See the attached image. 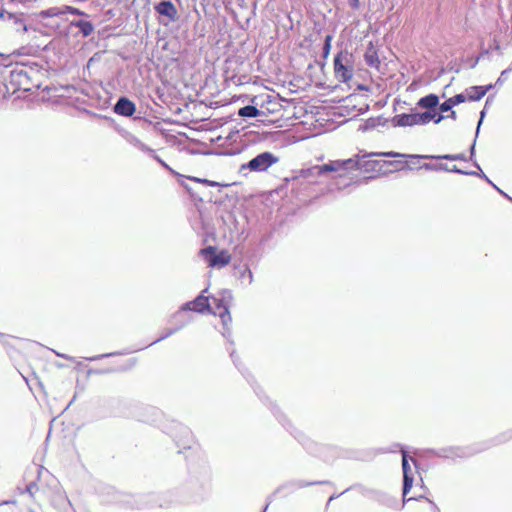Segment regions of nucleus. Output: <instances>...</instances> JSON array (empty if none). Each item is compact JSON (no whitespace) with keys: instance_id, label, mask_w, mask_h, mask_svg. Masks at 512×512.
<instances>
[{"instance_id":"obj_30","label":"nucleus","mask_w":512,"mask_h":512,"mask_svg":"<svg viewBox=\"0 0 512 512\" xmlns=\"http://www.w3.org/2000/svg\"><path fill=\"white\" fill-rule=\"evenodd\" d=\"M512 71V68L505 69L501 72L499 78L496 81V85L502 84L508 77V74Z\"/></svg>"},{"instance_id":"obj_24","label":"nucleus","mask_w":512,"mask_h":512,"mask_svg":"<svg viewBox=\"0 0 512 512\" xmlns=\"http://www.w3.org/2000/svg\"><path fill=\"white\" fill-rule=\"evenodd\" d=\"M64 6L61 7H50L46 10L41 11L40 15L43 18H53V17H59L64 15Z\"/></svg>"},{"instance_id":"obj_52","label":"nucleus","mask_w":512,"mask_h":512,"mask_svg":"<svg viewBox=\"0 0 512 512\" xmlns=\"http://www.w3.org/2000/svg\"><path fill=\"white\" fill-rule=\"evenodd\" d=\"M23 54H24V53H23L22 51H20V50H15V51H13V52L11 53V55H17V56H19V55H23Z\"/></svg>"},{"instance_id":"obj_9","label":"nucleus","mask_w":512,"mask_h":512,"mask_svg":"<svg viewBox=\"0 0 512 512\" xmlns=\"http://www.w3.org/2000/svg\"><path fill=\"white\" fill-rule=\"evenodd\" d=\"M402 453V470H403V496H407L409 491L413 486V473L411 466L408 462V454L405 450L401 451Z\"/></svg>"},{"instance_id":"obj_17","label":"nucleus","mask_w":512,"mask_h":512,"mask_svg":"<svg viewBox=\"0 0 512 512\" xmlns=\"http://www.w3.org/2000/svg\"><path fill=\"white\" fill-rule=\"evenodd\" d=\"M71 26L78 28L83 37L90 36L94 31L92 22L86 20H73Z\"/></svg>"},{"instance_id":"obj_12","label":"nucleus","mask_w":512,"mask_h":512,"mask_svg":"<svg viewBox=\"0 0 512 512\" xmlns=\"http://www.w3.org/2000/svg\"><path fill=\"white\" fill-rule=\"evenodd\" d=\"M113 111L121 116L130 117L136 111V105L125 96L120 97L113 107Z\"/></svg>"},{"instance_id":"obj_27","label":"nucleus","mask_w":512,"mask_h":512,"mask_svg":"<svg viewBox=\"0 0 512 512\" xmlns=\"http://www.w3.org/2000/svg\"><path fill=\"white\" fill-rule=\"evenodd\" d=\"M180 329H181V327L167 329L158 339H156L155 341L150 343L148 346H150L152 344H155V343H158V342H160V341L170 337L171 335L175 334Z\"/></svg>"},{"instance_id":"obj_57","label":"nucleus","mask_w":512,"mask_h":512,"mask_svg":"<svg viewBox=\"0 0 512 512\" xmlns=\"http://www.w3.org/2000/svg\"><path fill=\"white\" fill-rule=\"evenodd\" d=\"M225 294H227L228 297L231 298V294L229 292H225Z\"/></svg>"},{"instance_id":"obj_37","label":"nucleus","mask_w":512,"mask_h":512,"mask_svg":"<svg viewBox=\"0 0 512 512\" xmlns=\"http://www.w3.org/2000/svg\"><path fill=\"white\" fill-rule=\"evenodd\" d=\"M490 185L493 186V188H495L501 195H503L504 197H506L508 200H510L512 202V198L510 196H508L503 190H501L499 187H497V185H495L491 180L490 182H488Z\"/></svg>"},{"instance_id":"obj_20","label":"nucleus","mask_w":512,"mask_h":512,"mask_svg":"<svg viewBox=\"0 0 512 512\" xmlns=\"http://www.w3.org/2000/svg\"><path fill=\"white\" fill-rule=\"evenodd\" d=\"M444 452L445 453L443 454V456L446 458H464L472 455V453L468 449L460 447L450 448L449 450H444Z\"/></svg>"},{"instance_id":"obj_7","label":"nucleus","mask_w":512,"mask_h":512,"mask_svg":"<svg viewBox=\"0 0 512 512\" xmlns=\"http://www.w3.org/2000/svg\"><path fill=\"white\" fill-rule=\"evenodd\" d=\"M225 300L226 296H223L221 299L213 298L215 307L212 313L220 317L222 324L225 327V330L229 331V328L227 326L229 323H231L232 318L229 313V307L227 304H225Z\"/></svg>"},{"instance_id":"obj_19","label":"nucleus","mask_w":512,"mask_h":512,"mask_svg":"<svg viewBox=\"0 0 512 512\" xmlns=\"http://www.w3.org/2000/svg\"><path fill=\"white\" fill-rule=\"evenodd\" d=\"M324 167H325V164L315 165L313 167L303 170L302 175L306 178L325 176V175H327V171L323 169Z\"/></svg>"},{"instance_id":"obj_36","label":"nucleus","mask_w":512,"mask_h":512,"mask_svg":"<svg viewBox=\"0 0 512 512\" xmlns=\"http://www.w3.org/2000/svg\"><path fill=\"white\" fill-rule=\"evenodd\" d=\"M490 185L493 186V188H495L501 195H503L504 197H506L508 200H510L512 202V198L510 196H508L503 190H501L499 187H497V185H495L491 180L490 182H488Z\"/></svg>"},{"instance_id":"obj_15","label":"nucleus","mask_w":512,"mask_h":512,"mask_svg":"<svg viewBox=\"0 0 512 512\" xmlns=\"http://www.w3.org/2000/svg\"><path fill=\"white\" fill-rule=\"evenodd\" d=\"M466 101V96L463 93L456 94L453 97H450L443 103L439 105V110L444 113L452 110V108L458 104H461Z\"/></svg>"},{"instance_id":"obj_33","label":"nucleus","mask_w":512,"mask_h":512,"mask_svg":"<svg viewBox=\"0 0 512 512\" xmlns=\"http://www.w3.org/2000/svg\"><path fill=\"white\" fill-rule=\"evenodd\" d=\"M37 490V485L34 482H31L26 487V492L29 493L31 496L34 495L35 491Z\"/></svg>"},{"instance_id":"obj_10","label":"nucleus","mask_w":512,"mask_h":512,"mask_svg":"<svg viewBox=\"0 0 512 512\" xmlns=\"http://www.w3.org/2000/svg\"><path fill=\"white\" fill-rule=\"evenodd\" d=\"M206 292V289L202 291L200 295H198L192 302H187L182 306V310H193L196 312L203 313L204 311H209L212 313V308L209 304V298L204 296L203 293Z\"/></svg>"},{"instance_id":"obj_11","label":"nucleus","mask_w":512,"mask_h":512,"mask_svg":"<svg viewBox=\"0 0 512 512\" xmlns=\"http://www.w3.org/2000/svg\"><path fill=\"white\" fill-rule=\"evenodd\" d=\"M155 11L162 17H166L169 22H174L178 18V12L175 5L168 0H162L154 6Z\"/></svg>"},{"instance_id":"obj_6","label":"nucleus","mask_w":512,"mask_h":512,"mask_svg":"<svg viewBox=\"0 0 512 512\" xmlns=\"http://www.w3.org/2000/svg\"><path fill=\"white\" fill-rule=\"evenodd\" d=\"M225 300L226 296H223L221 299L213 298L215 307L212 313L220 317L222 324L225 327V330L229 331V328L227 326L229 323H231L232 318L229 313V307L227 304H225Z\"/></svg>"},{"instance_id":"obj_40","label":"nucleus","mask_w":512,"mask_h":512,"mask_svg":"<svg viewBox=\"0 0 512 512\" xmlns=\"http://www.w3.org/2000/svg\"><path fill=\"white\" fill-rule=\"evenodd\" d=\"M484 117H485V110H482L480 112V120L478 122L477 129H476V137L478 136V133H479V130H480V126L482 124V121H483Z\"/></svg>"},{"instance_id":"obj_29","label":"nucleus","mask_w":512,"mask_h":512,"mask_svg":"<svg viewBox=\"0 0 512 512\" xmlns=\"http://www.w3.org/2000/svg\"><path fill=\"white\" fill-rule=\"evenodd\" d=\"M332 35H327L323 45V56L327 57L331 49Z\"/></svg>"},{"instance_id":"obj_38","label":"nucleus","mask_w":512,"mask_h":512,"mask_svg":"<svg viewBox=\"0 0 512 512\" xmlns=\"http://www.w3.org/2000/svg\"><path fill=\"white\" fill-rule=\"evenodd\" d=\"M490 185L493 186V188H495L501 195H503L504 197H506L508 200H510L512 202V198L510 196H508L503 190H501L499 187H497V185H495L491 180L490 182H488Z\"/></svg>"},{"instance_id":"obj_4","label":"nucleus","mask_w":512,"mask_h":512,"mask_svg":"<svg viewBox=\"0 0 512 512\" xmlns=\"http://www.w3.org/2000/svg\"><path fill=\"white\" fill-rule=\"evenodd\" d=\"M201 254L204 256L209 266L213 268H222L229 264L231 260V256L227 251L222 250L217 253L216 249L212 246L202 249Z\"/></svg>"},{"instance_id":"obj_25","label":"nucleus","mask_w":512,"mask_h":512,"mask_svg":"<svg viewBox=\"0 0 512 512\" xmlns=\"http://www.w3.org/2000/svg\"><path fill=\"white\" fill-rule=\"evenodd\" d=\"M328 481H317V482H305L302 480L292 481L288 483V486H291L293 488H303L311 485H317V484H328Z\"/></svg>"},{"instance_id":"obj_56","label":"nucleus","mask_w":512,"mask_h":512,"mask_svg":"<svg viewBox=\"0 0 512 512\" xmlns=\"http://www.w3.org/2000/svg\"><path fill=\"white\" fill-rule=\"evenodd\" d=\"M190 443H191V441H188V442H187V445H185V446H184V448H186V447H187V448H190Z\"/></svg>"},{"instance_id":"obj_39","label":"nucleus","mask_w":512,"mask_h":512,"mask_svg":"<svg viewBox=\"0 0 512 512\" xmlns=\"http://www.w3.org/2000/svg\"><path fill=\"white\" fill-rule=\"evenodd\" d=\"M114 355H116V353H106V354L97 355V356L88 358V360L95 361V360H98V359H101V358L111 357V356H114Z\"/></svg>"},{"instance_id":"obj_18","label":"nucleus","mask_w":512,"mask_h":512,"mask_svg":"<svg viewBox=\"0 0 512 512\" xmlns=\"http://www.w3.org/2000/svg\"><path fill=\"white\" fill-rule=\"evenodd\" d=\"M124 139L127 143H129L130 145H132L133 147L137 148L140 151L154 153V150H152L150 147H148L140 139H138L135 135L131 133H126L124 135Z\"/></svg>"},{"instance_id":"obj_43","label":"nucleus","mask_w":512,"mask_h":512,"mask_svg":"<svg viewBox=\"0 0 512 512\" xmlns=\"http://www.w3.org/2000/svg\"><path fill=\"white\" fill-rule=\"evenodd\" d=\"M446 117L442 114H438L436 112V117L434 119H432V121H434V123L438 124L440 123L442 120H444Z\"/></svg>"},{"instance_id":"obj_50","label":"nucleus","mask_w":512,"mask_h":512,"mask_svg":"<svg viewBox=\"0 0 512 512\" xmlns=\"http://www.w3.org/2000/svg\"><path fill=\"white\" fill-rule=\"evenodd\" d=\"M427 501L432 505L434 512H439V508L433 501H431L430 499H427Z\"/></svg>"},{"instance_id":"obj_54","label":"nucleus","mask_w":512,"mask_h":512,"mask_svg":"<svg viewBox=\"0 0 512 512\" xmlns=\"http://www.w3.org/2000/svg\"><path fill=\"white\" fill-rule=\"evenodd\" d=\"M10 503H11V504H14V503H15V501H4L2 504H10Z\"/></svg>"},{"instance_id":"obj_34","label":"nucleus","mask_w":512,"mask_h":512,"mask_svg":"<svg viewBox=\"0 0 512 512\" xmlns=\"http://www.w3.org/2000/svg\"><path fill=\"white\" fill-rule=\"evenodd\" d=\"M477 166V168L479 169V172L475 171L476 174H474L473 176H478L480 178H483L485 179L487 182H490V179L485 175V173L481 170L480 166L476 163L475 164Z\"/></svg>"},{"instance_id":"obj_23","label":"nucleus","mask_w":512,"mask_h":512,"mask_svg":"<svg viewBox=\"0 0 512 512\" xmlns=\"http://www.w3.org/2000/svg\"><path fill=\"white\" fill-rule=\"evenodd\" d=\"M419 125L428 124L432 119L436 117L435 109H426L425 112H416Z\"/></svg>"},{"instance_id":"obj_55","label":"nucleus","mask_w":512,"mask_h":512,"mask_svg":"<svg viewBox=\"0 0 512 512\" xmlns=\"http://www.w3.org/2000/svg\"><path fill=\"white\" fill-rule=\"evenodd\" d=\"M337 496L336 495H332L330 498H329V502H331L332 500H334Z\"/></svg>"},{"instance_id":"obj_58","label":"nucleus","mask_w":512,"mask_h":512,"mask_svg":"<svg viewBox=\"0 0 512 512\" xmlns=\"http://www.w3.org/2000/svg\"><path fill=\"white\" fill-rule=\"evenodd\" d=\"M266 509H268V505H266V506H265V508H264V511H263V512H265V511H266Z\"/></svg>"},{"instance_id":"obj_28","label":"nucleus","mask_w":512,"mask_h":512,"mask_svg":"<svg viewBox=\"0 0 512 512\" xmlns=\"http://www.w3.org/2000/svg\"><path fill=\"white\" fill-rule=\"evenodd\" d=\"M62 10L64 11V14L86 16L85 12L81 11L78 8L72 7V6L64 5V9H62Z\"/></svg>"},{"instance_id":"obj_31","label":"nucleus","mask_w":512,"mask_h":512,"mask_svg":"<svg viewBox=\"0 0 512 512\" xmlns=\"http://www.w3.org/2000/svg\"><path fill=\"white\" fill-rule=\"evenodd\" d=\"M449 172L463 174V175H474L476 174L475 171H464L462 169H459L457 166H453L452 168H449Z\"/></svg>"},{"instance_id":"obj_5","label":"nucleus","mask_w":512,"mask_h":512,"mask_svg":"<svg viewBox=\"0 0 512 512\" xmlns=\"http://www.w3.org/2000/svg\"><path fill=\"white\" fill-rule=\"evenodd\" d=\"M374 155L385 156V157H392V158H396V157H410V158H418V159H445V160H450V161H457V160L465 161L466 160V157H465L464 154H454V155L453 154H445V155H406V154H401V153L393 152V151L369 154V156H374Z\"/></svg>"},{"instance_id":"obj_22","label":"nucleus","mask_w":512,"mask_h":512,"mask_svg":"<svg viewBox=\"0 0 512 512\" xmlns=\"http://www.w3.org/2000/svg\"><path fill=\"white\" fill-rule=\"evenodd\" d=\"M262 112L253 105H246L239 109L238 115L240 117L254 118L261 114Z\"/></svg>"},{"instance_id":"obj_35","label":"nucleus","mask_w":512,"mask_h":512,"mask_svg":"<svg viewBox=\"0 0 512 512\" xmlns=\"http://www.w3.org/2000/svg\"><path fill=\"white\" fill-rule=\"evenodd\" d=\"M490 185L493 186V188H495L501 195H503L504 197H506L508 200H510L512 202V198L510 196H508L503 190H501L499 187H497V185H495L491 180L490 182H488Z\"/></svg>"},{"instance_id":"obj_41","label":"nucleus","mask_w":512,"mask_h":512,"mask_svg":"<svg viewBox=\"0 0 512 512\" xmlns=\"http://www.w3.org/2000/svg\"><path fill=\"white\" fill-rule=\"evenodd\" d=\"M421 168H424L426 170H434V171H436V164L425 163V164L422 165Z\"/></svg>"},{"instance_id":"obj_26","label":"nucleus","mask_w":512,"mask_h":512,"mask_svg":"<svg viewBox=\"0 0 512 512\" xmlns=\"http://www.w3.org/2000/svg\"><path fill=\"white\" fill-rule=\"evenodd\" d=\"M240 279H247L248 284H251L253 282V273L247 265L242 267V270L240 272Z\"/></svg>"},{"instance_id":"obj_2","label":"nucleus","mask_w":512,"mask_h":512,"mask_svg":"<svg viewBox=\"0 0 512 512\" xmlns=\"http://www.w3.org/2000/svg\"><path fill=\"white\" fill-rule=\"evenodd\" d=\"M5 86L7 92L11 94L19 90L30 91L32 88L31 76L24 67H15L5 79Z\"/></svg>"},{"instance_id":"obj_47","label":"nucleus","mask_w":512,"mask_h":512,"mask_svg":"<svg viewBox=\"0 0 512 512\" xmlns=\"http://www.w3.org/2000/svg\"><path fill=\"white\" fill-rule=\"evenodd\" d=\"M153 154V158L157 160L163 167L168 168V165L157 155Z\"/></svg>"},{"instance_id":"obj_44","label":"nucleus","mask_w":512,"mask_h":512,"mask_svg":"<svg viewBox=\"0 0 512 512\" xmlns=\"http://www.w3.org/2000/svg\"><path fill=\"white\" fill-rule=\"evenodd\" d=\"M423 498H425V497L422 494L418 495L417 497H410L408 499H406V496L405 497L403 496V502L405 503V502H408L411 500H419V499H423Z\"/></svg>"},{"instance_id":"obj_32","label":"nucleus","mask_w":512,"mask_h":512,"mask_svg":"<svg viewBox=\"0 0 512 512\" xmlns=\"http://www.w3.org/2000/svg\"><path fill=\"white\" fill-rule=\"evenodd\" d=\"M193 179L195 181H197V182L203 183V184L208 185V186H213V187L219 186V183L215 182V181H210V180H207V179H200V178H193Z\"/></svg>"},{"instance_id":"obj_1","label":"nucleus","mask_w":512,"mask_h":512,"mask_svg":"<svg viewBox=\"0 0 512 512\" xmlns=\"http://www.w3.org/2000/svg\"><path fill=\"white\" fill-rule=\"evenodd\" d=\"M368 161H362L358 155L344 160H330L325 163L324 170L327 174L332 173L331 179L338 190L348 187L356 179L355 172L358 170L368 171Z\"/></svg>"},{"instance_id":"obj_51","label":"nucleus","mask_w":512,"mask_h":512,"mask_svg":"<svg viewBox=\"0 0 512 512\" xmlns=\"http://www.w3.org/2000/svg\"><path fill=\"white\" fill-rule=\"evenodd\" d=\"M474 153H475V142L472 144L471 148H470V158H472L474 156Z\"/></svg>"},{"instance_id":"obj_21","label":"nucleus","mask_w":512,"mask_h":512,"mask_svg":"<svg viewBox=\"0 0 512 512\" xmlns=\"http://www.w3.org/2000/svg\"><path fill=\"white\" fill-rule=\"evenodd\" d=\"M365 62L370 67H378L380 64V60L377 54V51L371 46L367 49L365 55Z\"/></svg>"},{"instance_id":"obj_42","label":"nucleus","mask_w":512,"mask_h":512,"mask_svg":"<svg viewBox=\"0 0 512 512\" xmlns=\"http://www.w3.org/2000/svg\"><path fill=\"white\" fill-rule=\"evenodd\" d=\"M348 3L353 9H358L360 6L359 0H348Z\"/></svg>"},{"instance_id":"obj_49","label":"nucleus","mask_w":512,"mask_h":512,"mask_svg":"<svg viewBox=\"0 0 512 512\" xmlns=\"http://www.w3.org/2000/svg\"><path fill=\"white\" fill-rule=\"evenodd\" d=\"M57 356L61 357V358H64V359H67V360H74L73 357L69 356V355H66V354H61V353H57Z\"/></svg>"},{"instance_id":"obj_46","label":"nucleus","mask_w":512,"mask_h":512,"mask_svg":"<svg viewBox=\"0 0 512 512\" xmlns=\"http://www.w3.org/2000/svg\"><path fill=\"white\" fill-rule=\"evenodd\" d=\"M267 104H271L275 108L279 106L278 102L275 99H271V96H267Z\"/></svg>"},{"instance_id":"obj_8","label":"nucleus","mask_w":512,"mask_h":512,"mask_svg":"<svg viewBox=\"0 0 512 512\" xmlns=\"http://www.w3.org/2000/svg\"><path fill=\"white\" fill-rule=\"evenodd\" d=\"M334 71L336 77L342 82H348L353 77V70L343 63V53H338L334 58Z\"/></svg>"},{"instance_id":"obj_14","label":"nucleus","mask_w":512,"mask_h":512,"mask_svg":"<svg viewBox=\"0 0 512 512\" xmlns=\"http://www.w3.org/2000/svg\"><path fill=\"white\" fill-rule=\"evenodd\" d=\"M492 87V84L486 86H471L467 88L463 94L466 96V100L478 101L482 99Z\"/></svg>"},{"instance_id":"obj_3","label":"nucleus","mask_w":512,"mask_h":512,"mask_svg":"<svg viewBox=\"0 0 512 512\" xmlns=\"http://www.w3.org/2000/svg\"><path fill=\"white\" fill-rule=\"evenodd\" d=\"M278 162V156H276L272 152L264 151L253 157L247 163L242 164L240 166L239 172L242 173L243 175H246V171L257 173L265 172Z\"/></svg>"},{"instance_id":"obj_13","label":"nucleus","mask_w":512,"mask_h":512,"mask_svg":"<svg viewBox=\"0 0 512 512\" xmlns=\"http://www.w3.org/2000/svg\"><path fill=\"white\" fill-rule=\"evenodd\" d=\"M392 125L395 127H407V126H414L419 125L417 113H403L395 115L392 120Z\"/></svg>"},{"instance_id":"obj_53","label":"nucleus","mask_w":512,"mask_h":512,"mask_svg":"<svg viewBox=\"0 0 512 512\" xmlns=\"http://www.w3.org/2000/svg\"><path fill=\"white\" fill-rule=\"evenodd\" d=\"M269 112H275L276 108L274 106H270V108H267Z\"/></svg>"},{"instance_id":"obj_48","label":"nucleus","mask_w":512,"mask_h":512,"mask_svg":"<svg viewBox=\"0 0 512 512\" xmlns=\"http://www.w3.org/2000/svg\"><path fill=\"white\" fill-rule=\"evenodd\" d=\"M450 111H451V112H450V114H449V115H447V116H445V117H446V118H450V119H452V120H456V119H457V114H456V112H455V111H453V110H450Z\"/></svg>"},{"instance_id":"obj_16","label":"nucleus","mask_w":512,"mask_h":512,"mask_svg":"<svg viewBox=\"0 0 512 512\" xmlns=\"http://www.w3.org/2000/svg\"><path fill=\"white\" fill-rule=\"evenodd\" d=\"M417 105L423 109H435L439 106V97L436 94H428L418 100Z\"/></svg>"},{"instance_id":"obj_59","label":"nucleus","mask_w":512,"mask_h":512,"mask_svg":"<svg viewBox=\"0 0 512 512\" xmlns=\"http://www.w3.org/2000/svg\"><path fill=\"white\" fill-rule=\"evenodd\" d=\"M5 54L0 52V57H3Z\"/></svg>"},{"instance_id":"obj_45","label":"nucleus","mask_w":512,"mask_h":512,"mask_svg":"<svg viewBox=\"0 0 512 512\" xmlns=\"http://www.w3.org/2000/svg\"><path fill=\"white\" fill-rule=\"evenodd\" d=\"M438 170L449 172V167L446 164H436V171Z\"/></svg>"}]
</instances>
